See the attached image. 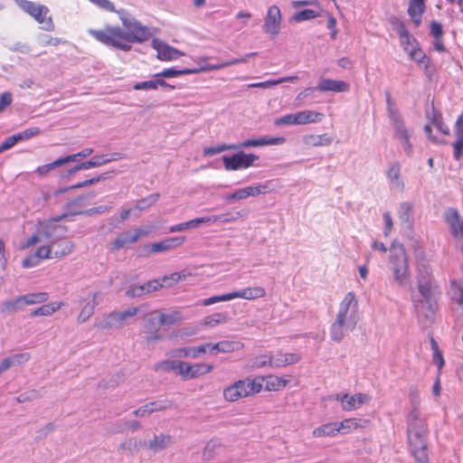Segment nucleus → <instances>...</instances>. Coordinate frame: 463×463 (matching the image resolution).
Instances as JSON below:
<instances>
[{
  "mask_svg": "<svg viewBox=\"0 0 463 463\" xmlns=\"http://www.w3.org/2000/svg\"><path fill=\"white\" fill-rule=\"evenodd\" d=\"M359 320L358 301L354 292H348L339 304L334 322L330 326V338L340 343L354 331Z\"/></svg>",
  "mask_w": 463,
  "mask_h": 463,
  "instance_id": "f257e3e1",
  "label": "nucleus"
},
{
  "mask_svg": "<svg viewBox=\"0 0 463 463\" xmlns=\"http://www.w3.org/2000/svg\"><path fill=\"white\" fill-rule=\"evenodd\" d=\"M408 442L416 463H429L427 437L428 427L420 411L413 406L407 419Z\"/></svg>",
  "mask_w": 463,
  "mask_h": 463,
  "instance_id": "f03ea898",
  "label": "nucleus"
},
{
  "mask_svg": "<svg viewBox=\"0 0 463 463\" xmlns=\"http://www.w3.org/2000/svg\"><path fill=\"white\" fill-rule=\"evenodd\" d=\"M389 269L392 280L398 287H405L410 277V258L402 243L393 241L389 249Z\"/></svg>",
  "mask_w": 463,
  "mask_h": 463,
  "instance_id": "7ed1b4c3",
  "label": "nucleus"
},
{
  "mask_svg": "<svg viewBox=\"0 0 463 463\" xmlns=\"http://www.w3.org/2000/svg\"><path fill=\"white\" fill-rule=\"evenodd\" d=\"M387 113L391 124L394 129V137L397 138L404 153L411 157L413 156V145L411 141V133L406 128L403 118L397 109L395 101L389 92H386Z\"/></svg>",
  "mask_w": 463,
  "mask_h": 463,
  "instance_id": "20e7f679",
  "label": "nucleus"
},
{
  "mask_svg": "<svg viewBox=\"0 0 463 463\" xmlns=\"http://www.w3.org/2000/svg\"><path fill=\"white\" fill-rule=\"evenodd\" d=\"M90 33L101 43L128 52L132 48L131 40L126 31L119 26H108L103 30H90Z\"/></svg>",
  "mask_w": 463,
  "mask_h": 463,
  "instance_id": "39448f33",
  "label": "nucleus"
},
{
  "mask_svg": "<svg viewBox=\"0 0 463 463\" xmlns=\"http://www.w3.org/2000/svg\"><path fill=\"white\" fill-rule=\"evenodd\" d=\"M59 230L64 232L65 228L51 223L44 225L43 231L41 232L44 236L46 242L52 247L55 259L63 258L71 254L75 249V244L72 241L65 237L61 239L56 238V233Z\"/></svg>",
  "mask_w": 463,
  "mask_h": 463,
  "instance_id": "423d86ee",
  "label": "nucleus"
},
{
  "mask_svg": "<svg viewBox=\"0 0 463 463\" xmlns=\"http://www.w3.org/2000/svg\"><path fill=\"white\" fill-rule=\"evenodd\" d=\"M416 282L418 290L426 301H430L433 292L438 288L430 265L425 261L417 264Z\"/></svg>",
  "mask_w": 463,
  "mask_h": 463,
  "instance_id": "0eeeda50",
  "label": "nucleus"
},
{
  "mask_svg": "<svg viewBox=\"0 0 463 463\" xmlns=\"http://www.w3.org/2000/svg\"><path fill=\"white\" fill-rule=\"evenodd\" d=\"M24 12L30 14L35 21L42 24L41 28L47 32L54 30V24L51 16H48L49 8L43 5H40L28 0H21L19 4Z\"/></svg>",
  "mask_w": 463,
  "mask_h": 463,
  "instance_id": "6e6552de",
  "label": "nucleus"
},
{
  "mask_svg": "<svg viewBox=\"0 0 463 463\" xmlns=\"http://www.w3.org/2000/svg\"><path fill=\"white\" fill-rule=\"evenodd\" d=\"M120 20L123 26L126 28V33L128 35L132 43H143L150 38V30L146 26L142 25L130 14L124 11L120 12Z\"/></svg>",
  "mask_w": 463,
  "mask_h": 463,
  "instance_id": "1a4fd4ad",
  "label": "nucleus"
},
{
  "mask_svg": "<svg viewBox=\"0 0 463 463\" xmlns=\"http://www.w3.org/2000/svg\"><path fill=\"white\" fill-rule=\"evenodd\" d=\"M281 23L282 15L279 7L275 5H270L264 17L262 31L273 39L280 33Z\"/></svg>",
  "mask_w": 463,
  "mask_h": 463,
  "instance_id": "9d476101",
  "label": "nucleus"
},
{
  "mask_svg": "<svg viewBox=\"0 0 463 463\" xmlns=\"http://www.w3.org/2000/svg\"><path fill=\"white\" fill-rule=\"evenodd\" d=\"M259 156L254 154H245L244 152L236 153L231 156H223L222 162L228 171H236L251 166Z\"/></svg>",
  "mask_w": 463,
  "mask_h": 463,
  "instance_id": "9b49d317",
  "label": "nucleus"
},
{
  "mask_svg": "<svg viewBox=\"0 0 463 463\" xmlns=\"http://www.w3.org/2000/svg\"><path fill=\"white\" fill-rule=\"evenodd\" d=\"M213 369L212 364H189L186 362H180V367L178 374H180L184 380L194 379L201 375L209 373Z\"/></svg>",
  "mask_w": 463,
  "mask_h": 463,
  "instance_id": "f8f14e48",
  "label": "nucleus"
},
{
  "mask_svg": "<svg viewBox=\"0 0 463 463\" xmlns=\"http://www.w3.org/2000/svg\"><path fill=\"white\" fill-rule=\"evenodd\" d=\"M445 222L449 226L451 235L455 238L463 237V220L455 208H449L444 214Z\"/></svg>",
  "mask_w": 463,
  "mask_h": 463,
  "instance_id": "ddd939ff",
  "label": "nucleus"
},
{
  "mask_svg": "<svg viewBox=\"0 0 463 463\" xmlns=\"http://www.w3.org/2000/svg\"><path fill=\"white\" fill-rule=\"evenodd\" d=\"M401 169L400 163L394 161L389 164L386 171L390 188L398 192H402L405 187L404 181L402 178Z\"/></svg>",
  "mask_w": 463,
  "mask_h": 463,
  "instance_id": "4468645a",
  "label": "nucleus"
},
{
  "mask_svg": "<svg viewBox=\"0 0 463 463\" xmlns=\"http://www.w3.org/2000/svg\"><path fill=\"white\" fill-rule=\"evenodd\" d=\"M148 234V231L138 228L136 229L132 233L130 232H124L120 234L115 241L112 242V249L114 250H118L122 248L127 247L128 245H131L137 242L139 238L143 236H146Z\"/></svg>",
  "mask_w": 463,
  "mask_h": 463,
  "instance_id": "2eb2a0df",
  "label": "nucleus"
},
{
  "mask_svg": "<svg viewBox=\"0 0 463 463\" xmlns=\"http://www.w3.org/2000/svg\"><path fill=\"white\" fill-rule=\"evenodd\" d=\"M286 142L284 137H263L260 138L246 139L241 143L233 144L235 150L249 148L252 146H278Z\"/></svg>",
  "mask_w": 463,
  "mask_h": 463,
  "instance_id": "dca6fc26",
  "label": "nucleus"
},
{
  "mask_svg": "<svg viewBox=\"0 0 463 463\" xmlns=\"http://www.w3.org/2000/svg\"><path fill=\"white\" fill-rule=\"evenodd\" d=\"M184 278L185 275L183 272H175L169 276H164L162 279V282L158 279L147 281L146 283L141 285L143 293L145 295L158 290L159 288H163V282H167L168 280H171V282L168 283V286H172L173 284L178 283Z\"/></svg>",
  "mask_w": 463,
  "mask_h": 463,
  "instance_id": "f3484780",
  "label": "nucleus"
},
{
  "mask_svg": "<svg viewBox=\"0 0 463 463\" xmlns=\"http://www.w3.org/2000/svg\"><path fill=\"white\" fill-rule=\"evenodd\" d=\"M47 298L48 295L45 292L27 294L17 298L15 300L7 301L5 306L9 310H15L21 303L24 305L39 304L45 302Z\"/></svg>",
  "mask_w": 463,
  "mask_h": 463,
  "instance_id": "a211bd4d",
  "label": "nucleus"
},
{
  "mask_svg": "<svg viewBox=\"0 0 463 463\" xmlns=\"http://www.w3.org/2000/svg\"><path fill=\"white\" fill-rule=\"evenodd\" d=\"M153 47L157 52V58L161 61H173L181 56V52L169 46L160 40L155 39L153 41Z\"/></svg>",
  "mask_w": 463,
  "mask_h": 463,
  "instance_id": "6ab92c4d",
  "label": "nucleus"
},
{
  "mask_svg": "<svg viewBox=\"0 0 463 463\" xmlns=\"http://www.w3.org/2000/svg\"><path fill=\"white\" fill-rule=\"evenodd\" d=\"M300 360L301 356L297 353L278 352L276 354L271 355L272 368H279L290 364H295Z\"/></svg>",
  "mask_w": 463,
  "mask_h": 463,
  "instance_id": "aec40b11",
  "label": "nucleus"
},
{
  "mask_svg": "<svg viewBox=\"0 0 463 463\" xmlns=\"http://www.w3.org/2000/svg\"><path fill=\"white\" fill-rule=\"evenodd\" d=\"M425 9V0H409L407 12L416 27L420 25Z\"/></svg>",
  "mask_w": 463,
  "mask_h": 463,
  "instance_id": "412c9836",
  "label": "nucleus"
},
{
  "mask_svg": "<svg viewBox=\"0 0 463 463\" xmlns=\"http://www.w3.org/2000/svg\"><path fill=\"white\" fill-rule=\"evenodd\" d=\"M266 295V290L262 287H250L241 290L232 292V299L243 298L247 300H253L263 298Z\"/></svg>",
  "mask_w": 463,
  "mask_h": 463,
  "instance_id": "4be33fe9",
  "label": "nucleus"
},
{
  "mask_svg": "<svg viewBox=\"0 0 463 463\" xmlns=\"http://www.w3.org/2000/svg\"><path fill=\"white\" fill-rule=\"evenodd\" d=\"M349 85L343 80H335L330 79H322L319 80L317 90L319 91H336L344 92L348 90Z\"/></svg>",
  "mask_w": 463,
  "mask_h": 463,
  "instance_id": "5701e85b",
  "label": "nucleus"
},
{
  "mask_svg": "<svg viewBox=\"0 0 463 463\" xmlns=\"http://www.w3.org/2000/svg\"><path fill=\"white\" fill-rule=\"evenodd\" d=\"M345 400L343 401L342 409L346 411H354L360 408L368 401L367 395L364 393H355L354 395L344 396Z\"/></svg>",
  "mask_w": 463,
  "mask_h": 463,
  "instance_id": "b1692460",
  "label": "nucleus"
},
{
  "mask_svg": "<svg viewBox=\"0 0 463 463\" xmlns=\"http://www.w3.org/2000/svg\"><path fill=\"white\" fill-rule=\"evenodd\" d=\"M268 184H260L257 185L246 186L236 190L238 200H244L250 196H258L268 192Z\"/></svg>",
  "mask_w": 463,
  "mask_h": 463,
  "instance_id": "393cba45",
  "label": "nucleus"
},
{
  "mask_svg": "<svg viewBox=\"0 0 463 463\" xmlns=\"http://www.w3.org/2000/svg\"><path fill=\"white\" fill-rule=\"evenodd\" d=\"M244 214H242L241 212H235V213H225L218 215H208L203 216L204 222L205 223H229L237 221L239 218L242 217Z\"/></svg>",
  "mask_w": 463,
  "mask_h": 463,
  "instance_id": "a878e982",
  "label": "nucleus"
},
{
  "mask_svg": "<svg viewBox=\"0 0 463 463\" xmlns=\"http://www.w3.org/2000/svg\"><path fill=\"white\" fill-rule=\"evenodd\" d=\"M122 158V156L119 153H113L111 155H101L95 156L91 159L85 161V166L87 169L99 167L108 163L116 161L118 159Z\"/></svg>",
  "mask_w": 463,
  "mask_h": 463,
  "instance_id": "bb28decb",
  "label": "nucleus"
},
{
  "mask_svg": "<svg viewBox=\"0 0 463 463\" xmlns=\"http://www.w3.org/2000/svg\"><path fill=\"white\" fill-rule=\"evenodd\" d=\"M298 125H306L320 122L324 118V114L315 110H301L297 112Z\"/></svg>",
  "mask_w": 463,
  "mask_h": 463,
  "instance_id": "cd10ccee",
  "label": "nucleus"
},
{
  "mask_svg": "<svg viewBox=\"0 0 463 463\" xmlns=\"http://www.w3.org/2000/svg\"><path fill=\"white\" fill-rule=\"evenodd\" d=\"M205 353V349L203 346L199 345L197 347H181L176 348L171 351V355L174 357H179V358H197L201 354Z\"/></svg>",
  "mask_w": 463,
  "mask_h": 463,
  "instance_id": "c85d7f7f",
  "label": "nucleus"
},
{
  "mask_svg": "<svg viewBox=\"0 0 463 463\" xmlns=\"http://www.w3.org/2000/svg\"><path fill=\"white\" fill-rule=\"evenodd\" d=\"M398 217L402 223L411 226L413 222V206L411 203L402 202L398 207Z\"/></svg>",
  "mask_w": 463,
  "mask_h": 463,
  "instance_id": "c756f323",
  "label": "nucleus"
},
{
  "mask_svg": "<svg viewBox=\"0 0 463 463\" xmlns=\"http://www.w3.org/2000/svg\"><path fill=\"white\" fill-rule=\"evenodd\" d=\"M303 142L307 146H329L333 142V138L330 137L327 134L323 135H306L303 137Z\"/></svg>",
  "mask_w": 463,
  "mask_h": 463,
  "instance_id": "7c9ffc66",
  "label": "nucleus"
},
{
  "mask_svg": "<svg viewBox=\"0 0 463 463\" xmlns=\"http://www.w3.org/2000/svg\"><path fill=\"white\" fill-rule=\"evenodd\" d=\"M339 434L336 422H329L323 424L313 430V436L316 438L321 437H335Z\"/></svg>",
  "mask_w": 463,
  "mask_h": 463,
  "instance_id": "2f4dec72",
  "label": "nucleus"
},
{
  "mask_svg": "<svg viewBox=\"0 0 463 463\" xmlns=\"http://www.w3.org/2000/svg\"><path fill=\"white\" fill-rule=\"evenodd\" d=\"M362 422H365L361 419L350 418L345 419L340 422H336L337 429H339V433L347 434L351 432L353 430L363 427Z\"/></svg>",
  "mask_w": 463,
  "mask_h": 463,
  "instance_id": "473e14b6",
  "label": "nucleus"
},
{
  "mask_svg": "<svg viewBox=\"0 0 463 463\" xmlns=\"http://www.w3.org/2000/svg\"><path fill=\"white\" fill-rule=\"evenodd\" d=\"M298 76H288V77H282L278 80H269L266 81L257 82V83H251L248 85V88H260V89H266L270 88L272 86L279 85L283 82H294L298 80Z\"/></svg>",
  "mask_w": 463,
  "mask_h": 463,
  "instance_id": "72a5a7b5",
  "label": "nucleus"
},
{
  "mask_svg": "<svg viewBox=\"0 0 463 463\" xmlns=\"http://www.w3.org/2000/svg\"><path fill=\"white\" fill-rule=\"evenodd\" d=\"M203 223H205V222H204V218L203 216V217L195 218V219H193V220H190V221H187L184 222H181V223H178L175 225H172L169 227V232H183L184 230L195 229L200 224H203Z\"/></svg>",
  "mask_w": 463,
  "mask_h": 463,
  "instance_id": "f704fd0d",
  "label": "nucleus"
},
{
  "mask_svg": "<svg viewBox=\"0 0 463 463\" xmlns=\"http://www.w3.org/2000/svg\"><path fill=\"white\" fill-rule=\"evenodd\" d=\"M272 367L271 355L269 354H260L250 359L248 363V368L255 370L262 367Z\"/></svg>",
  "mask_w": 463,
  "mask_h": 463,
  "instance_id": "c9c22d12",
  "label": "nucleus"
},
{
  "mask_svg": "<svg viewBox=\"0 0 463 463\" xmlns=\"http://www.w3.org/2000/svg\"><path fill=\"white\" fill-rule=\"evenodd\" d=\"M288 383V380L284 377L276 375H269L266 378V390L268 391H279L283 389Z\"/></svg>",
  "mask_w": 463,
  "mask_h": 463,
  "instance_id": "e433bc0d",
  "label": "nucleus"
},
{
  "mask_svg": "<svg viewBox=\"0 0 463 463\" xmlns=\"http://www.w3.org/2000/svg\"><path fill=\"white\" fill-rule=\"evenodd\" d=\"M121 326L118 312L109 313L99 324L101 329L119 328Z\"/></svg>",
  "mask_w": 463,
  "mask_h": 463,
  "instance_id": "4c0bfd02",
  "label": "nucleus"
},
{
  "mask_svg": "<svg viewBox=\"0 0 463 463\" xmlns=\"http://www.w3.org/2000/svg\"><path fill=\"white\" fill-rule=\"evenodd\" d=\"M256 55H257V52H250V53L245 54L244 56H241V58H235V59L229 60L227 61L212 64L209 66V70H211V71L219 70V69H222V68L232 66L234 64L244 63V62L248 61V60L250 58L256 56Z\"/></svg>",
  "mask_w": 463,
  "mask_h": 463,
  "instance_id": "58836bf2",
  "label": "nucleus"
},
{
  "mask_svg": "<svg viewBox=\"0 0 463 463\" xmlns=\"http://www.w3.org/2000/svg\"><path fill=\"white\" fill-rule=\"evenodd\" d=\"M219 351L222 354L239 351L243 348L244 345L241 341L222 340L219 342Z\"/></svg>",
  "mask_w": 463,
  "mask_h": 463,
  "instance_id": "ea45409f",
  "label": "nucleus"
},
{
  "mask_svg": "<svg viewBox=\"0 0 463 463\" xmlns=\"http://www.w3.org/2000/svg\"><path fill=\"white\" fill-rule=\"evenodd\" d=\"M171 441V437L168 435L155 436L152 440L148 442V448L154 451H158L165 449Z\"/></svg>",
  "mask_w": 463,
  "mask_h": 463,
  "instance_id": "a19ab883",
  "label": "nucleus"
},
{
  "mask_svg": "<svg viewBox=\"0 0 463 463\" xmlns=\"http://www.w3.org/2000/svg\"><path fill=\"white\" fill-rule=\"evenodd\" d=\"M182 315L179 311H174L169 314H160L157 323L162 326H171L182 320Z\"/></svg>",
  "mask_w": 463,
  "mask_h": 463,
  "instance_id": "79ce46f5",
  "label": "nucleus"
},
{
  "mask_svg": "<svg viewBox=\"0 0 463 463\" xmlns=\"http://www.w3.org/2000/svg\"><path fill=\"white\" fill-rule=\"evenodd\" d=\"M108 178V173H104L103 175H99L96 177H92L90 179H88V180H85L83 182H80V183H77L71 186H69V187H66V188H63L61 190V192L64 193V192H67L69 190H72V189H79V188H82V187H86V186H89V185H91V184H97L99 183V181L101 180H105Z\"/></svg>",
  "mask_w": 463,
  "mask_h": 463,
  "instance_id": "37998d69",
  "label": "nucleus"
},
{
  "mask_svg": "<svg viewBox=\"0 0 463 463\" xmlns=\"http://www.w3.org/2000/svg\"><path fill=\"white\" fill-rule=\"evenodd\" d=\"M60 307H61V304L60 303H56V302L50 303V304H45V305H43L42 307H38L37 309H35L32 313V316H33V317L51 316L56 310H58Z\"/></svg>",
  "mask_w": 463,
  "mask_h": 463,
  "instance_id": "c03bdc74",
  "label": "nucleus"
},
{
  "mask_svg": "<svg viewBox=\"0 0 463 463\" xmlns=\"http://www.w3.org/2000/svg\"><path fill=\"white\" fill-rule=\"evenodd\" d=\"M95 296L93 297V299L91 302H88L84 307L83 308L81 309V311L80 312L79 316H78V322L79 323H84L85 321H87L90 317L91 315L93 314L94 312V308H95Z\"/></svg>",
  "mask_w": 463,
  "mask_h": 463,
  "instance_id": "a18cd8bd",
  "label": "nucleus"
},
{
  "mask_svg": "<svg viewBox=\"0 0 463 463\" xmlns=\"http://www.w3.org/2000/svg\"><path fill=\"white\" fill-rule=\"evenodd\" d=\"M432 124L437 128V129L444 135L449 134V127L444 123L442 119V116L440 113L437 111H433L431 117Z\"/></svg>",
  "mask_w": 463,
  "mask_h": 463,
  "instance_id": "49530a36",
  "label": "nucleus"
},
{
  "mask_svg": "<svg viewBox=\"0 0 463 463\" xmlns=\"http://www.w3.org/2000/svg\"><path fill=\"white\" fill-rule=\"evenodd\" d=\"M180 362L181 361H162L156 364V369L157 371L162 372H170V371H175L177 373L179 372L180 367Z\"/></svg>",
  "mask_w": 463,
  "mask_h": 463,
  "instance_id": "de8ad7c7",
  "label": "nucleus"
},
{
  "mask_svg": "<svg viewBox=\"0 0 463 463\" xmlns=\"http://www.w3.org/2000/svg\"><path fill=\"white\" fill-rule=\"evenodd\" d=\"M92 153H93L92 148L86 147V148H83L82 150H80V152H78L77 154L69 155L67 156L61 157V160H62L63 164L65 165L70 162H74V161H78L81 158L88 157Z\"/></svg>",
  "mask_w": 463,
  "mask_h": 463,
  "instance_id": "09e8293b",
  "label": "nucleus"
},
{
  "mask_svg": "<svg viewBox=\"0 0 463 463\" xmlns=\"http://www.w3.org/2000/svg\"><path fill=\"white\" fill-rule=\"evenodd\" d=\"M226 150H235L233 144H220L213 146L205 147L203 149L204 156H213Z\"/></svg>",
  "mask_w": 463,
  "mask_h": 463,
  "instance_id": "8fccbe9b",
  "label": "nucleus"
},
{
  "mask_svg": "<svg viewBox=\"0 0 463 463\" xmlns=\"http://www.w3.org/2000/svg\"><path fill=\"white\" fill-rule=\"evenodd\" d=\"M274 124L275 126L279 127L298 125L297 112L277 118L274 121Z\"/></svg>",
  "mask_w": 463,
  "mask_h": 463,
  "instance_id": "3c124183",
  "label": "nucleus"
},
{
  "mask_svg": "<svg viewBox=\"0 0 463 463\" xmlns=\"http://www.w3.org/2000/svg\"><path fill=\"white\" fill-rule=\"evenodd\" d=\"M140 427V423L137 420H134V421H126V420H118L116 422V428H115V431L116 432H123L125 431L126 430H131L132 431L139 429Z\"/></svg>",
  "mask_w": 463,
  "mask_h": 463,
  "instance_id": "603ef678",
  "label": "nucleus"
},
{
  "mask_svg": "<svg viewBox=\"0 0 463 463\" xmlns=\"http://www.w3.org/2000/svg\"><path fill=\"white\" fill-rule=\"evenodd\" d=\"M318 16V13L311 10V9H305L302 11H299L293 15V20L295 22H303L310 19H314Z\"/></svg>",
  "mask_w": 463,
  "mask_h": 463,
  "instance_id": "864d4df0",
  "label": "nucleus"
},
{
  "mask_svg": "<svg viewBox=\"0 0 463 463\" xmlns=\"http://www.w3.org/2000/svg\"><path fill=\"white\" fill-rule=\"evenodd\" d=\"M152 412L163 411L173 407V402L171 400H161L148 402Z\"/></svg>",
  "mask_w": 463,
  "mask_h": 463,
  "instance_id": "5fc2aeb1",
  "label": "nucleus"
},
{
  "mask_svg": "<svg viewBox=\"0 0 463 463\" xmlns=\"http://www.w3.org/2000/svg\"><path fill=\"white\" fill-rule=\"evenodd\" d=\"M401 43L404 46L406 52L417 46L415 38L407 30L404 33L400 36Z\"/></svg>",
  "mask_w": 463,
  "mask_h": 463,
  "instance_id": "6e6d98bb",
  "label": "nucleus"
},
{
  "mask_svg": "<svg viewBox=\"0 0 463 463\" xmlns=\"http://www.w3.org/2000/svg\"><path fill=\"white\" fill-rule=\"evenodd\" d=\"M190 73V70H177L175 68H168L162 71L159 73H156V77H165V78H175L180 75Z\"/></svg>",
  "mask_w": 463,
  "mask_h": 463,
  "instance_id": "4d7b16f0",
  "label": "nucleus"
},
{
  "mask_svg": "<svg viewBox=\"0 0 463 463\" xmlns=\"http://www.w3.org/2000/svg\"><path fill=\"white\" fill-rule=\"evenodd\" d=\"M11 366H17L29 361L31 355L28 353L14 354L7 357Z\"/></svg>",
  "mask_w": 463,
  "mask_h": 463,
  "instance_id": "13d9d810",
  "label": "nucleus"
},
{
  "mask_svg": "<svg viewBox=\"0 0 463 463\" xmlns=\"http://www.w3.org/2000/svg\"><path fill=\"white\" fill-rule=\"evenodd\" d=\"M232 299V292H231V293L213 296L211 298H205L202 301L201 305L206 307V306L215 304L217 302L229 301Z\"/></svg>",
  "mask_w": 463,
  "mask_h": 463,
  "instance_id": "bf43d9fd",
  "label": "nucleus"
},
{
  "mask_svg": "<svg viewBox=\"0 0 463 463\" xmlns=\"http://www.w3.org/2000/svg\"><path fill=\"white\" fill-rule=\"evenodd\" d=\"M159 198V194H153L148 195L147 197L140 200L137 203V208L139 211H143L149 207L150 205L154 204Z\"/></svg>",
  "mask_w": 463,
  "mask_h": 463,
  "instance_id": "052dcab7",
  "label": "nucleus"
},
{
  "mask_svg": "<svg viewBox=\"0 0 463 463\" xmlns=\"http://www.w3.org/2000/svg\"><path fill=\"white\" fill-rule=\"evenodd\" d=\"M389 22L399 36L408 30L404 22L396 16L390 17Z\"/></svg>",
  "mask_w": 463,
  "mask_h": 463,
  "instance_id": "680f3d73",
  "label": "nucleus"
},
{
  "mask_svg": "<svg viewBox=\"0 0 463 463\" xmlns=\"http://www.w3.org/2000/svg\"><path fill=\"white\" fill-rule=\"evenodd\" d=\"M34 256H37V259L40 260H45V259H55L53 256L52 249L50 247V244L46 246H42L37 249L36 252L34 253Z\"/></svg>",
  "mask_w": 463,
  "mask_h": 463,
  "instance_id": "e2e57ef3",
  "label": "nucleus"
},
{
  "mask_svg": "<svg viewBox=\"0 0 463 463\" xmlns=\"http://www.w3.org/2000/svg\"><path fill=\"white\" fill-rule=\"evenodd\" d=\"M63 165L64 164H63V162L61 160V158L56 159L55 161H53V162H52L50 164H46V165L38 166L37 169H36V172L40 175H43L47 174L51 170L54 169L55 167H58V166H61V165Z\"/></svg>",
  "mask_w": 463,
  "mask_h": 463,
  "instance_id": "0e129e2a",
  "label": "nucleus"
},
{
  "mask_svg": "<svg viewBox=\"0 0 463 463\" xmlns=\"http://www.w3.org/2000/svg\"><path fill=\"white\" fill-rule=\"evenodd\" d=\"M240 392L236 390L234 383L223 390V397L227 402H236L240 400Z\"/></svg>",
  "mask_w": 463,
  "mask_h": 463,
  "instance_id": "69168bd1",
  "label": "nucleus"
},
{
  "mask_svg": "<svg viewBox=\"0 0 463 463\" xmlns=\"http://www.w3.org/2000/svg\"><path fill=\"white\" fill-rule=\"evenodd\" d=\"M40 396L39 392L36 390H30L28 392H23L16 397V401L20 403L31 402L38 399Z\"/></svg>",
  "mask_w": 463,
  "mask_h": 463,
  "instance_id": "338daca9",
  "label": "nucleus"
},
{
  "mask_svg": "<svg viewBox=\"0 0 463 463\" xmlns=\"http://www.w3.org/2000/svg\"><path fill=\"white\" fill-rule=\"evenodd\" d=\"M225 322V317L222 314L216 313L212 316H208L204 319V323L206 326H215L219 324Z\"/></svg>",
  "mask_w": 463,
  "mask_h": 463,
  "instance_id": "774afa93",
  "label": "nucleus"
}]
</instances>
